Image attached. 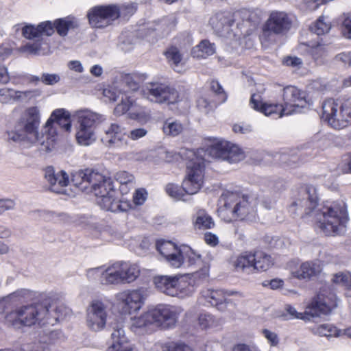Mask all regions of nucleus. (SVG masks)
Returning a JSON list of instances; mask_svg holds the SVG:
<instances>
[{
  "mask_svg": "<svg viewBox=\"0 0 351 351\" xmlns=\"http://www.w3.org/2000/svg\"><path fill=\"white\" fill-rule=\"evenodd\" d=\"M314 186H307L291 204L289 212L302 217H312L316 228L326 236L341 234L349 221L347 206L343 201H326L317 204Z\"/></svg>",
  "mask_w": 351,
  "mask_h": 351,
  "instance_id": "1",
  "label": "nucleus"
},
{
  "mask_svg": "<svg viewBox=\"0 0 351 351\" xmlns=\"http://www.w3.org/2000/svg\"><path fill=\"white\" fill-rule=\"evenodd\" d=\"M60 318L58 308L55 304L45 300L41 303L20 306L7 315L6 319L14 326L40 327L53 326Z\"/></svg>",
  "mask_w": 351,
  "mask_h": 351,
  "instance_id": "2",
  "label": "nucleus"
},
{
  "mask_svg": "<svg viewBox=\"0 0 351 351\" xmlns=\"http://www.w3.org/2000/svg\"><path fill=\"white\" fill-rule=\"evenodd\" d=\"M180 155L188 160L187 176L183 181L182 187L168 184L165 188L167 193L177 200H184V192L189 195L197 193L203 183V158L196 156L192 149H182Z\"/></svg>",
  "mask_w": 351,
  "mask_h": 351,
  "instance_id": "3",
  "label": "nucleus"
},
{
  "mask_svg": "<svg viewBox=\"0 0 351 351\" xmlns=\"http://www.w3.org/2000/svg\"><path fill=\"white\" fill-rule=\"evenodd\" d=\"M101 177V180L93 181L90 187L97 198V204L101 208L112 213L128 211L131 208V205L128 202L117 199L112 180L102 174Z\"/></svg>",
  "mask_w": 351,
  "mask_h": 351,
  "instance_id": "4",
  "label": "nucleus"
},
{
  "mask_svg": "<svg viewBox=\"0 0 351 351\" xmlns=\"http://www.w3.org/2000/svg\"><path fill=\"white\" fill-rule=\"evenodd\" d=\"M77 119L76 140L82 146H88L96 141L95 128L104 121L103 115L88 109L75 112Z\"/></svg>",
  "mask_w": 351,
  "mask_h": 351,
  "instance_id": "5",
  "label": "nucleus"
},
{
  "mask_svg": "<svg viewBox=\"0 0 351 351\" xmlns=\"http://www.w3.org/2000/svg\"><path fill=\"white\" fill-rule=\"evenodd\" d=\"M71 128V121L69 112L63 108L55 110L44 126V131L46 133L44 152H48L53 149L59 129L69 132Z\"/></svg>",
  "mask_w": 351,
  "mask_h": 351,
  "instance_id": "6",
  "label": "nucleus"
},
{
  "mask_svg": "<svg viewBox=\"0 0 351 351\" xmlns=\"http://www.w3.org/2000/svg\"><path fill=\"white\" fill-rule=\"evenodd\" d=\"M40 123V110L37 106L26 108L22 113L17 123L19 130H23L29 136V139H34L40 151L44 152V143L46 133L43 128L41 133L38 132Z\"/></svg>",
  "mask_w": 351,
  "mask_h": 351,
  "instance_id": "7",
  "label": "nucleus"
},
{
  "mask_svg": "<svg viewBox=\"0 0 351 351\" xmlns=\"http://www.w3.org/2000/svg\"><path fill=\"white\" fill-rule=\"evenodd\" d=\"M154 282L158 291L173 297L184 298L191 295L194 291L185 276H158L154 278Z\"/></svg>",
  "mask_w": 351,
  "mask_h": 351,
  "instance_id": "8",
  "label": "nucleus"
},
{
  "mask_svg": "<svg viewBox=\"0 0 351 351\" xmlns=\"http://www.w3.org/2000/svg\"><path fill=\"white\" fill-rule=\"evenodd\" d=\"M142 92L145 98L157 104H175L179 99L178 91L164 83H147L143 86Z\"/></svg>",
  "mask_w": 351,
  "mask_h": 351,
  "instance_id": "9",
  "label": "nucleus"
},
{
  "mask_svg": "<svg viewBox=\"0 0 351 351\" xmlns=\"http://www.w3.org/2000/svg\"><path fill=\"white\" fill-rule=\"evenodd\" d=\"M221 201L223 202V204L220 210L223 215L228 216L230 220L244 219L253 212L247 199L244 196L240 197L236 194L230 193L223 197Z\"/></svg>",
  "mask_w": 351,
  "mask_h": 351,
  "instance_id": "10",
  "label": "nucleus"
},
{
  "mask_svg": "<svg viewBox=\"0 0 351 351\" xmlns=\"http://www.w3.org/2000/svg\"><path fill=\"white\" fill-rule=\"evenodd\" d=\"M293 21L291 17L285 12L274 11L267 20L263 31V36L270 39L272 34L284 35L288 32Z\"/></svg>",
  "mask_w": 351,
  "mask_h": 351,
  "instance_id": "11",
  "label": "nucleus"
},
{
  "mask_svg": "<svg viewBox=\"0 0 351 351\" xmlns=\"http://www.w3.org/2000/svg\"><path fill=\"white\" fill-rule=\"evenodd\" d=\"M88 17L92 27L103 28L119 17V10L114 5L97 6L89 12Z\"/></svg>",
  "mask_w": 351,
  "mask_h": 351,
  "instance_id": "12",
  "label": "nucleus"
},
{
  "mask_svg": "<svg viewBox=\"0 0 351 351\" xmlns=\"http://www.w3.org/2000/svg\"><path fill=\"white\" fill-rule=\"evenodd\" d=\"M108 318L107 306L99 300H93L86 310V324L93 331L102 330Z\"/></svg>",
  "mask_w": 351,
  "mask_h": 351,
  "instance_id": "13",
  "label": "nucleus"
},
{
  "mask_svg": "<svg viewBox=\"0 0 351 351\" xmlns=\"http://www.w3.org/2000/svg\"><path fill=\"white\" fill-rule=\"evenodd\" d=\"M152 325L163 328H169L175 326L178 313L173 306L160 304L149 309Z\"/></svg>",
  "mask_w": 351,
  "mask_h": 351,
  "instance_id": "14",
  "label": "nucleus"
},
{
  "mask_svg": "<svg viewBox=\"0 0 351 351\" xmlns=\"http://www.w3.org/2000/svg\"><path fill=\"white\" fill-rule=\"evenodd\" d=\"M337 306V298L334 293L326 295L325 291H322L313 300L308 306L309 313L313 316H319L321 314L330 313Z\"/></svg>",
  "mask_w": 351,
  "mask_h": 351,
  "instance_id": "15",
  "label": "nucleus"
},
{
  "mask_svg": "<svg viewBox=\"0 0 351 351\" xmlns=\"http://www.w3.org/2000/svg\"><path fill=\"white\" fill-rule=\"evenodd\" d=\"M118 304L123 312L131 313L138 311L144 303V298L141 290H126L116 295Z\"/></svg>",
  "mask_w": 351,
  "mask_h": 351,
  "instance_id": "16",
  "label": "nucleus"
},
{
  "mask_svg": "<svg viewBox=\"0 0 351 351\" xmlns=\"http://www.w3.org/2000/svg\"><path fill=\"white\" fill-rule=\"evenodd\" d=\"M130 93H126L116 86H109L103 90L105 98L110 101H116L121 98V102L114 108L115 115L120 116L129 110L133 105L134 100L131 98Z\"/></svg>",
  "mask_w": 351,
  "mask_h": 351,
  "instance_id": "17",
  "label": "nucleus"
},
{
  "mask_svg": "<svg viewBox=\"0 0 351 351\" xmlns=\"http://www.w3.org/2000/svg\"><path fill=\"white\" fill-rule=\"evenodd\" d=\"M125 130L117 123H111L104 130L102 142L110 148L125 149L128 145Z\"/></svg>",
  "mask_w": 351,
  "mask_h": 351,
  "instance_id": "18",
  "label": "nucleus"
},
{
  "mask_svg": "<svg viewBox=\"0 0 351 351\" xmlns=\"http://www.w3.org/2000/svg\"><path fill=\"white\" fill-rule=\"evenodd\" d=\"M249 105L252 109L266 116L276 115L278 117H282L293 114V110L287 109L282 105L263 103L261 97L256 94L251 95Z\"/></svg>",
  "mask_w": 351,
  "mask_h": 351,
  "instance_id": "19",
  "label": "nucleus"
},
{
  "mask_svg": "<svg viewBox=\"0 0 351 351\" xmlns=\"http://www.w3.org/2000/svg\"><path fill=\"white\" fill-rule=\"evenodd\" d=\"M38 95L37 90H17L8 87L0 88V103H27Z\"/></svg>",
  "mask_w": 351,
  "mask_h": 351,
  "instance_id": "20",
  "label": "nucleus"
},
{
  "mask_svg": "<svg viewBox=\"0 0 351 351\" xmlns=\"http://www.w3.org/2000/svg\"><path fill=\"white\" fill-rule=\"evenodd\" d=\"M282 99V106L293 110V113L304 108L307 103L306 93L294 86H287L283 88Z\"/></svg>",
  "mask_w": 351,
  "mask_h": 351,
  "instance_id": "21",
  "label": "nucleus"
},
{
  "mask_svg": "<svg viewBox=\"0 0 351 351\" xmlns=\"http://www.w3.org/2000/svg\"><path fill=\"white\" fill-rule=\"evenodd\" d=\"M342 101L329 98L326 99L322 104V118L324 121L335 129H341L344 125H337V123H341L339 121L340 114H341Z\"/></svg>",
  "mask_w": 351,
  "mask_h": 351,
  "instance_id": "22",
  "label": "nucleus"
},
{
  "mask_svg": "<svg viewBox=\"0 0 351 351\" xmlns=\"http://www.w3.org/2000/svg\"><path fill=\"white\" fill-rule=\"evenodd\" d=\"M45 178L49 184V189L55 193H64L65 187L69 182L68 175L61 171L56 173L53 167H48L45 169Z\"/></svg>",
  "mask_w": 351,
  "mask_h": 351,
  "instance_id": "23",
  "label": "nucleus"
},
{
  "mask_svg": "<svg viewBox=\"0 0 351 351\" xmlns=\"http://www.w3.org/2000/svg\"><path fill=\"white\" fill-rule=\"evenodd\" d=\"M156 247L160 254L173 267H180L182 247H178L170 241H158Z\"/></svg>",
  "mask_w": 351,
  "mask_h": 351,
  "instance_id": "24",
  "label": "nucleus"
},
{
  "mask_svg": "<svg viewBox=\"0 0 351 351\" xmlns=\"http://www.w3.org/2000/svg\"><path fill=\"white\" fill-rule=\"evenodd\" d=\"M302 52L310 56L317 65H322L326 63L330 56V50L328 45L317 43L315 45L302 44L300 47Z\"/></svg>",
  "mask_w": 351,
  "mask_h": 351,
  "instance_id": "25",
  "label": "nucleus"
},
{
  "mask_svg": "<svg viewBox=\"0 0 351 351\" xmlns=\"http://www.w3.org/2000/svg\"><path fill=\"white\" fill-rule=\"evenodd\" d=\"M64 339L60 330L43 329L39 332L38 341L35 343L32 351H49V346Z\"/></svg>",
  "mask_w": 351,
  "mask_h": 351,
  "instance_id": "26",
  "label": "nucleus"
},
{
  "mask_svg": "<svg viewBox=\"0 0 351 351\" xmlns=\"http://www.w3.org/2000/svg\"><path fill=\"white\" fill-rule=\"evenodd\" d=\"M101 179V173L92 169L78 170L72 173L71 182L82 191L90 189L93 181Z\"/></svg>",
  "mask_w": 351,
  "mask_h": 351,
  "instance_id": "27",
  "label": "nucleus"
},
{
  "mask_svg": "<svg viewBox=\"0 0 351 351\" xmlns=\"http://www.w3.org/2000/svg\"><path fill=\"white\" fill-rule=\"evenodd\" d=\"M111 346L106 351H133L134 345L125 336L122 326H117L111 333Z\"/></svg>",
  "mask_w": 351,
  "mask_h": 351,
  "instance_id": "28",
  "label": "nucleus"
},
{
  "mask_svg": "<svg viewBox=\"0 0 351 351\" xmlns=\"http://www.w3.org/2000/svg\"><path fill=\"white\" fill-rule=\"evenodd\" d=\"M210 23L217 34L227 36L234 23V19L229 12L217 13L210 19Z\"/></svg>",
  "mask_w": 351,
  "mask_h": 351,
  "instance_id": "29",
  "label": "nucleus"
},
{
  "mask_svg": "<svg viewBox=\"0 0 351 351\" xmlns=\"http://www.w3.org/2000/svg\"><path fill=\"white\" fill-rule=\"evenodd\" d=\"M228 147V141H218L208 146L206 150L199 149L196 152L193 150L196 156L203 158V169H204V162L206 161L205 156L206 155L214 158L222 159L224 160L225 154Z\"/></svg>",
  "mask_w": 351,
  "mask_h": 351,
  "instance_id": "30",
  "label": "nucleus"
},
{
  "mask_svg": "<svg viewBox=\"0 0 351 351\" xmlns=\"http://www.w3.org/2000/svg\"><path fill=\"white\" fill-rule=\"evenodd\" d=\"M53 34V26L49 21H44L35 26L27 25L22 29V34L27 39H34L43 36H49Z\"/></svg>",
  "mask_w": 351,
  "mask_h": 351,
  "instance_id": "31",
  "label": "nucleus"
},
{
  "mask_svg": "<svg viewBox=\"0 0 351 351\" xmlns=\"http://www.w3.org/2000/svg\"><path fill=\"white\" fill-rule=\"evenodd\" d=\"M237 293L234 291L207 289L202 291V297L210 305L217 306L228 302L227 296Z\"/></svg>",
  "mask_w": 351,
  "mask_h": 351,
  "instance_id": "32",
  "label": "nucleus"
},
{
  "mask_svg": "<svg viewBox=\"0 0 351 351\" xmlns=\"http://www.w3.org/2000/svg\"><path fill=\"white\" fill-rule=\"evenodd\" d=\"M322 269L319 264L314 262H305L300 267L291 271V274L298 279H306L317 276Z\"/></svg>",
  "mask_w": 351,
  "mask_h": 351,
  "instance_id": "33",
  "label": "nucleus"
},
{
  "mask_svg": "<svg viewBox=\"0 0 351 351\" xmlns=\"http://www.w3.org/2000/svg\"><path fill=\"white\" fill-rule=\"evenodd\" d=\"M123 283L134 281L140 274L139 267L129 262H117Z\"/></svg>",
  "mask_w": 351,
  "mask_h": 351,
  "instance_id": "34",
  "label": "nucleus"
},
{
  "mask_svg": "<svg viewBox=\"0 0 351 351\" xmlns=\"http://www.w3.org/2000/svg\"><path fill=\"white\" fill-rule=\"evenodd\" d=\"M100 282L103 285H117L123 283L117 263L103 270Z\"/></svg>",
  "mask_w": 351,
  "mask_h": 351,
  "instance_id": "35",
  "label": "nucleus"
},
{
  "mask_svg": "<svg viewBox=\"0 0 351 351\" xmlns=\"http://www.w3.org/2000/svg\"><path fill=\"white\" fill-rule=\"evenodd\" d=\"M254 253H245L239 256L234 262V266L237 271L247 274L254 273Z\"/></svg>",
  "mask_w": 351,
  "mask_h": 351,
  "instance_id": "36",
  "label": "nucleus"
},
{
  "mask_svg": "<svg viewBox=\"0 0 351 351\" xmlns=\"http://www.w3.org/2000/svg\"><path fill=\"white\" fill-rule=\"evenodd\" d=\"M254 273L266 271L274 264V261L271 256L263 251L254 252Z\"/></svg>",
  "mask_w": 351,
  "mask_h": 351,
  "instance_id": "37",
  "label": "nucleus"
},
{
  "mask_svg": "<svg viewBox=\"0 0 351 351\" xmlns=\"http://www.w3.org/2000/svg\"><path fill=\"white\" fill-rule=\"evenodd\" d=\"M171 67L176 72L180 73L183 69L182 55L178 48L171 47L165 53Z\"/></svg>",
  "mask_w": 351,
  "mask_h": 351,
  "instance_id": "38",
  "label": "nucleus"
},
{
  "mask_svg": "<svg viewBox=\"0 0 351 351\" xmlns=\"http://www.w3.org/2000/svg\"><path fill=\"white\" fill-rule=\"evenodd\" d=\"M215 52V45L207 40H204L193 49L192 55L197 58H206L213 55Z\"/></svg>",
  "mask_w": 351,
  "mask_h": 351,
  "instance_id": "39",
  "label": "nucleus"
},
{
  "mask_svg": "<svg viewBox=\"0 0 351 351\" xmlns=\"http://www.w3.org/2000/svg\"><path fill=\"white\" fill-rule=\"evenodd\" d=\"M182 257L180 267L184 264L188 266L193 265H201L202 258L199 254H196L191 247L188 246L182 247V252L180 254Z\"/></svg>",
  "mask_w": 351,
  "mask_h": 351,
  "instance_id": "40",
  "label": "nucleus"
},
{
  "mask_svg": "<svg viewBox=\"0 0 351 351\" xmlns=\"http://www.w3.org/2000/svg\"><path fill=\"white\" fill-rule=\"evenodd\" d=\"M331 281L346 290V294L351 297V274L349 272H338L332 276Z\"/></svg>",
  "mask_w": 351,
  "mask_h": 351,
  "instance_id": "41",
  "label": "nucleus"
},
{
  "mask_svg": "<svg viewBox=\"0 0 351 351\" xmlns=\"http://www.w3.org/2000/svg\"><path fill=\"white\" fill-rule=\"evenodd\" d=\"M183 130V125L180 121L172 119H167L162 126L164 134L169 136H176L181 134Z\"/></svg>",
  "mask_w": 351,
  "mask_h": 351,
  "instance_id": "42",
  "label": "nucleus"
},
{
  "mask_svg": "<svg viewBox=\"0 0 351 351\" xmlns=\"http://www.w3.org/2000/svg\"><path fill=\"white\" fill-rule=\"evenodd\" d=\"M244 153L241 148L230 142H228V147L225 154L224 160L230 163H237L244 158Z\"/></svg>",
  "mask_w": 351,
  "mask_h": 351,
  "instance_id": "43",
  "label": "nucleus"
},
{
  "mask_svg": "<svg viewBox=\"0 0 351 351\" xmlns=\"http://www.w3.org/2000/svg\"><path fill=\"white\" fill-rule=\"evenodd\" d=\"M149 315L150 313L148 310L147 312L138 317H132L130 321L131 330L134 332H138L144 327H146L149 325H152Z\"/></svg>",
  "mask_w": 351,
  "mask_h": 351,
  "instance_id": "44",
  "label": "nucleus"
},
{
  "mask_svg": "<svg viewBox=\"0 0 351 351\" xmlns=\"http://www.w3.org/2000/svg\"><path fill=\"white\" fill-rule=\"evenodd\" d=\"M74 23H75L71 18L66 17L56 20L52 25L53 26V30L56 28L60 36H64L67 34L69 29L74 28Z\"/></svg>",
  "mask_w": 351,
  "mask_h": 351,
  "instance_id": "45",
  "label": "nucleus"
},
{
  "mask_svg": "<svg viewBox=\"0 0 351 351\" xmlns=\"http://www.w3.org/2000/svg\"><path fill=\"white\" fill-rule=\"evenodd\" d=\"M195 226L199 229H210L215 226V222L204 210H200L197 213Z\"/></svg>",
  "mask_w": 351,
  "mask_h": 351,
  "instance_id": "46",
  "label": "nucleus"
},
{
  "mask_svg": "<svg viewBox=\"0 0 351 351\" xmlns=\"http://www.w3.org/2000/svg\"><path fill=\"white\" fill-rule=\"evenodd\" d=\"M115 179L120 183V190L122 193H126L128 189H130L134 186V178L133 175L127 171H122L117 173Z\"/></svg>",
  "mask_w": 351,
  "mask_h": 351,
  "instance_id": "47",
  "label": "nucleus"
},
{
  "mask_svg": "<svg viewBox=\"0 0 351 351\" xmlns=\"http://www.w3.org/2000/svg\"><path fill=\"white\" fill-rule=\"evenodd\" d=\"M198 324L202 329H208L218 327L221 325V322L211 314L202 313L198 317Z\"/></svg>",
  "mask_w": 351,
  "mask_h": 351,
  "instance_id": "48",
  "label": "nucleus"
},
{
  "mask_svg": "<svg viewBox=\"0 0 351 351\" xmlns=\"http://www.w3.org/2000/svg\"><path fill=\"white\" fill-rule=\"evenodd\" d=\"M331 26L330 20L326 16H321L311 27V29L317 35H323L330 31Z\"/></svg>",
  "mask_w": 351,
  "mask_h": 351,
  "instance_id": "49",
  "label": "nucleus"
},
{
  "mask_svg": "<svg viewBox=\"0 0 351 351\" xmlns=\"http://www.w3.org/2000/svg\"><path fill=\"white\" fill-rule=\"evenodd\" d=\"M341 113L339 117L341 123L337 125H344L345 128L351 123V97L342 101Z\"/></svg>",
  "mask_w": 351,
  "mask_h": 351,
  "instance_id": "50",
  "label": "nucleus"
},
{
  "mask_svg": "<svg viewBox=\"0 0 351 351\" xmlns=\"http://www.w3.org/2000/svg\"><path fill=\"white\" fill-rule=\"evenodd\" d=\"M8 139L12 140L14 142L22 143L27 146L36 145L37 143L34 139H29V136L23 130H20V132L14 131L9 132L8 133Z\"/></svg>",
  "mask_w": 351,
  "mask_h": 351,
  "instance_id": "51",
  "label": "nucleus"
},
{
  "mask_svg": "<svg viewBox=\"0 0 351 351\" xmlns=\"http://www.w3.org/2000/svg\"><path fill=\"white\" fill-rule=\"evenodd\" d=\"M313 332L319 336L336 337L339 335L337 328L332 324H324L314 327Z\"/></svg>",
  "mask_w": 351,
  "mask_h": 351,
  "instance_id": "52",
  "label": "nucleus"
},
{
  "mask_svg": "<svg viewBox=\"0 0 351 351\" xmlns=\"http://www.w3.org/2000/svg\"><path fill=\"white\" fill-rule=\"evenodd\" d=\"M197 107L202 112L208 114L214 110L216 107V104L210 100L208 95H204L197 99Z\"/></svg>",
  "mask_w": 351,
  "mask_h": 351,
  "instance_id": "53",
  "label": "nucleus"
},
{
  "mask_svg": "<svg viewBox=\"0 0 351 351\" xmlns=\"http://www.w3.org/2000/svg\"><path fill=\"white\" fill-rule=\"evenodd\" d=\"M341 32L347 39L351 40V16L349 14H343L340 17Z\"/></svg>",
  "mask_w": 351,
  "mask_h": 351,
  "instance_id": "54",
  "label": "nucleus"
},
{
  "mask_svg": "<svg viewBox=\"0 0 351 351\" xmlns=\"http://www.w3.org/2000/svg\"><path fill=\"white\" fill-rule=\"evenodd\" d=\"M210 89L217 95L219 96L220 102H224L227 99V95L225 93L223 87L217 80H212L210 82Z\"/></svg>",
  "mask_w": 351,
  "mask_h": 351,
  "instance_id": "55",
  "label": "nucleus"
},
{
  "mask_svg": "<svg viewBox=\"0 0 351 351\" xmlns=\"http://www.w3.org/2000/svg\"><path fill=\"white\" fill-rule=\"evenodd\" d=\"M60 80V77L56 73H44L40 77V82L45 85L52 86L58 83Z\"/></svg>",
  "mask_w": 351,
  "mask_h": 351,
  "instance_id": "56",
  "label": "nucleus"
},
{
  "mask_svg": "<svg viewBox=\"0 0 351 351\" xmlns=\"http://www.w3.org/2000/svg\"><path fill=\"white\" fill-rule=\"evenodd\" d=\"M40 51V45L39 43L27 44L19 48V51L27 55H38Z\"/></svg>",
  "mask_w": 351,
  "mask_h": 351,
  "instance_id": "57",
  "label": "nucleus"
},
{
  "mask_svg": "<svg viewBox=\"0 0 351 351\" xmlns=\"http://www.w3.org/2000/svg\"><path fill=\"white\" fill-rule=\"evenodd\" d=\"M16 206V202L14 199L10 198H0V215L7 210H14Z\"/></svg>",
  "mask_w": 351,
  "mask_h": 351,
  "instance_id": "58",
  "label": "nucleus"
},
{
  "mask_svg": "<svg viewBox=\"0 0 351 351\" xmlns=\"http://www.w3.org/2000/svg\"><path fill=\"white\" fill-rule=\"evenodd\" d=\"M147 191L144 189H137L133 195V202L136 205H142L146 200Z\"/></svg>",
  "mask_w": 351,
  "mask_h": 351,
  "instance_id": "59",
  "label": "nucleus"
},
{
  "mask_svg": "<svg viewBox=\"0 0 351 351\" xmlns=\"http://www.w3.org/2000/svg\"><path fill=\"white\" fill-rule=\"evenodd\" d=\"M147 133V131L144 128H136L131 130L128 137L133 141H136L144 137Z\"/></svg>",
  "mask_w": 351,
  "mask_h": 351,
  "instance_id": "60",
  "label": "nucleus"
},
{
  "mask_svg": "<svg viewBox=\"0 0 351 351\" xmlns=\"http://www.w3.org/2000/svg\"><path fill=\"white\" fill-rule=\"evenodd\" d=\"M233 131L235 133L239 134H248L252 131V128L250 125L245 123H238L233 125Z\"/></svg>",
  "mask_w": 351,
  "mask_h": 351,
  "instance_id": "61",
  "label": "nucleus"
},
{
  "mask_svg": "<svg viewBox=\"0 0 351 351\" xmlns=\"http://www.w3.org/2000/svg\"><path fill=\"white\" fill-rule=\"evenodd\" d=\"M264 337L269 341L271 346H276L278 343V339L276 334L267 329L263 330Z\"/></svg>",
  "mask_w": 351,
  "mask_h": 351,
  "instance_id": "62",
  "label": "nucleus"
},
{
  "mask_svg": "<svg viewBox=\"0 0 351 351\" xmlns=\"http://www.w3.org/2000/svg\"><path fill=\"white\" fill-rule=\"evenodd\" d=\"M335 60L341 62L345 65L351 66V54L350 53H341L335 56Z\"/></svg>",
  "mask_w": 351,
  "mask_h": 351,
  "instance_id": "63",
  "label": "nucleus"
},
{
  "mask_svg": "<svg viewBox=\"0 0 351 351\" xmlns=\"http://www.w3.org/2000/svg\"><path fill=\"white\" fill-rule=\"evenodd\" d=\"M168 351H193L192 348L184 343H176L169 346Z\"/></svg>",
  "mask_w": 351,
  "mask_h": 351,
  "instance_id": "64",
  "label": "nucleus"
}]
</instances>
